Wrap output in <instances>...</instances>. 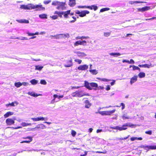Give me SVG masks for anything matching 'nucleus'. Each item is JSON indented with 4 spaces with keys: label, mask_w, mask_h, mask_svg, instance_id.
Here are the masks:
<instances>
[{
    "label": "nucleus",
    "mask_w": 156,
    "mask_h": 156,
    "mask_svg": "<svg viewBox=\"0 0 156 156\" xmlns=\"http://www.w3.org/2000/svg\"><path fill=\"white\" fill-rule=\"evenodd\" d=\"M132 67H133V70H137V69L138 68V67L134 65H133Z\"/></svg>",
    "instance_id": "54"
},
{
    "label": "nucleus",
    "mask_w": 156,
    "mask_h": 156,
    "mask_svg": "<svg viewBox=\"0 0 156 156\" xmlns=\"http://www.w3.org/2000/svg\"><path fill=\"white\" fill-rule=\"evenodd\" d=\"M106 11H107V8H102L100 10V11L102 12Z\"/></svg>",
    "instance_id": "52"
},
{
    "label": "nucleus",
    "mask_w": 156,
    "mask_h": 156,
    "mask_svg": "<svg viewBox=\"0 0 156 156\" xmlns=\"http://www.w3.org/2000/svg\"><path fill=\"white\" fill-rule=\"evenodd\" d=\"M35 67L36 70L39 71L41 70L43 68V66H39L38 65L36 66Z\"/></svg>",
    "instance_id": "30"
},
{
    "label": "nucleus",
    "mask_w": 156,
    "mask_h": 156,
    "mask_svg": "<svg viewBox=\"0 0 156 156\" xmlns=\"http://www.w3.org/2000/svg\"><path fill=\"white\" fill-rule=\"evenodd\" d=\"M121 105L122 106V109H124L125 107V104L123 103H121Z\"/></svg>",
    "instance_id": "56"
},
{
    "label": "nucleus",
    "mask_w": 156,
    "mask_h": 156,
    "mask_svg": "<svg viewBox=\"0 0 156 156\" xmlns=\"http://www.w3.org/2000/svg\"><path fill=\"white\" fill-rule=\"evenodd\" d=\"M142 138L141 137H131L130 139V140L132 141H134L136 140H142Z\"/></svg>",
    "instance_id": "23"
},
{
    "label": "nucleus",
    "mask_w": 156,
    "mask_h": 156,
    "mask_svg": "<svg viewBox=\"0 0 156 156\" xmlns=\"http://www.w3.org/2000/svg\"><path fill=\"white\" fill-rule=\"evenodd\" d=\"M145 133L147 134H148L149 135H151L152 134V132L151 130H149L147 131H146L145 132Z\"/></svg>",
    "instance_id": "49"
},
{
    "label": "nucleus",
    "mask_w": 156,
    "mask_h": 156,
    "mask_svg": "<svg viewBox=\"0 0 156 156\" xmlns=\"http://www.w3.org/2000/svg\"><path fill=\"white\" fill-rule=\"evenodd\" d=\"M85 105V108H89L91 106V104L90 103L88 100H86L84 102Z\"/></svg>",
    "instance_id": "11"
},
{
    "label": "nucleus",
    "mask_w": 156,
    "mask_h": 156,
    "mask_svg": "<svg viewBox=\"0 0 156 156\" xmlns=\"http://www.w3.org/2000/svg\"><path fill=\"white\" fill-rule=\"evenodd\" d=\"M28 94L30 95L31 96H33L34 97H36L37 96V95H36L35 93L32 92H29L28 93Z\"/></svg>",
    "instance_id": "29"
},
{
    "label": "nucleus",
    "mask_w": 156,
    "mask_h": 156,
    "mask_svg": "<svg viewBox=\"0 0 156 156\" xmlns=\"http://www.w3.org/2000/svg\"><path fill=\"white\" fill-rule=\"evenodd\" d=\"M30 138L31 140H24V141H22L21 142V143H29L32 140V137H30Z\"/></svg>",
    "instance_id": "42"
},
{
    "label": "nucleus",
    "mask_w": 156,
    "mask_h": 156,
    "mask_svg": "<svg viewBox=\"0 0 156 156\" xmlns=\"http://www.w3.org/2000/svg\"><path fill=\"white\" fill-rule=\"evenodd\" d=\"M70 2L69 5L70 6H72L75 4V0H69Z\"/></svg>",
    "instance_id": "36"
},
{
    "label": "nucleus",
    "mask_w": 156,
    "mask_h": 156,
    "mask_svg": "<svg viewBox=\"0 0 156 156\" xmlns=\"http://www.w3.org/2000/svg\"><path fill=\"white\" fill-rule=\"evenodd\" d=\"M138 76L140 78H142L145 77V74L143 72H141L139 73Z\"/></svg>",
    "instance_id": "24"
},
{
    "label": "nucleus",
    "mask_w": 156,
    "mask_h": 156,
    "mask_svg": "<svg viewBox=\"0 0 156 156\" xmlns=\"http://www.w3.org/2000/svg\"><path fill=\"white\" fill-rule=\"evenodd\" d=\"M137 77L136 76H134L131 79L130 81V83L131 84H132L134 82L137 80Z\"/></svg>",
    "instance_id": "19"
},
{
    "label": "nucleus",
    "mask_w": 156,
    "mask_h": 156,
    "mask_svg": "<svg viewBox=\"0 0 156 156\" xmlns=\"http://www.w3.org/2000/svg\"><path fill=\"white\" fill-rule=\"evenodd\" d=\"M107 112L106 111H102L101 112V113L103 115H107Z\"/></svg>",
    "instance_id": "57"
},
{
    "label": "nucleus",
    "mask_w": 156,
    "mask_h": 156,
    "mask_svg": "<svg viewBox=\"0 0 156 156\" xmlns=\"http://www.w3.org/2000/svg\"><path fill=\"white\" fill-rule=\"evenodd\" d=\"M115 111V109H113L112 110L108 111V115H110L114 113Z\"/></svg>",
    "instance_id": "39"
},
{
    "label": "nucleus",
    "mask_w": 156,
    "mask_h": 156,
    "mask_svg": "<svg viewBox=\"0 0 156 156\" xmlns=\"http://www.w3.org/2000/svg\"><path fill=\"white\" fill-rule=\"evenodd\" d=\"M75 12L76 14H79V15H80L81 13V12L78 10H76Z\"/></svg>",
    "instance_id": "59"
},
{
    "label": "nucleus",
    "mask_w": 156,
    "mask_h": 156,
    "mask_svg": "<svg viewBox=\"0 0 156 156\" xmlns=\"http://www.w3.org/2000/svg\"><path fill=\"white\" fill-rule=\"evenodd\" d=\"M150 7L149 6H145L141 8L138 9V11L140 12H143L144 11L149 10Z\"/></svg>",
    "instance_id": "9"
},
{
    "label": "nucleus",
    "mask_w": 156,
    "mask_h": 156,
    "mask_svg": "<svg viewBox=\"0 0 156 156\" xmlns=\"http://www.w3.org/2000/svg\"><path fill=\"white\" fill-rule=\"evenodd\" d=\"M86 43L87 42L85 41H76L74 45L75 46H77L79 45H83L85 46L86 45Z\"/></svg>",
    "instance_id": "5"
},
{
    "label": "nucleus",
    "mask_w": 156,
    "mask_h": 156,
    "mask_svg": "<svg viewBox=\"0 0 156 156\" xmlns=\"http://www.w3.org/2000/svg\"><path fill=\"white\" fill-rule=\"evenodd\" d=\"M89 71L93 75H96L98 73L97 70L96 69H90Z\"/></svg>",
    "instance_id": "25"
},
{
    "label": "nucleus",
    "mask_w": 156,
    "mask_h": 156,
    "mask_svg": "<svg viewBox=\"0 0 156 156\" xmlns=\"http://www.w3.org/2000/svg\"><path fill=\"white\" fill-rule=\"evenodd\" d=\"M58 3H59V1H53L52 3V5H58Z\"/></svg>",
    "instance_id": "46"
},
{
    "label": "nucleus",
    "mask_w": 156,
    "mask_h": 156,
    "mask_svg": "<svg viewBox=\"0 0 156 156\" xmlns=\"http://www.w3.org/2000/svg\"><path fill=\"white\" fill-rule=\"evenodd\" d=\"M90 12L87 10H84L82 11L81 12V13L79 16L80 17H83L85 16L86 14H88Z\"/></svg>",
    "instance_id": "10"
},
{
    "label": "nucleus",
    "mask_w": 156,
    "mask_h": 156,
    "mask_svg": "<svg viewBox=\"0 0 156 156\" xmlns=\"http://www.w3.org/2000/svg\"><path fill=\"white\" fill-rule=\"evenodd\" d=\"M51 2V0L45 1L44 2V3L45 5H47Z\"/></svg>",
    "instance_id": "53"
},
{
    "label": "nucleus",
    "mask_w": 156,
    "mask_h": 156,
    "mask_svg": "<svg viewBox=\"0 0 156 156\" xmlns=\"http://www.w3.org/2000/svg\"><path fill=\"white\" fill-rule=\"evenodd\" d=\"M20 8L30 10L36 9V11L44 10L45 8L42 6L41 5H34L30 3L25 5H21Z\"/></svg>",
    "instance_id": "1"
},
{
    "label": "nucleus",
    "mask_w": 156,
    "mask_h": 156,
    "mask_svg": "<svg viewBox=\"0 0 156 156\" xmlns=\"http://www.w3.org/2000/svg\"><path fill=\"white\" fill-rule=\"evenodd\" d=\"M122 62L123 63L126 62H127V63H129V61L127 60L126 59H124L122 60Z\"/></svg>",
    "instance_id": "63"
},
{
    "label": "nucleus",
    "mask_w": 156,
    "mask_h": 156,
    "mask_svg": "<svg viewBox=\"0 0 156 156\" xmlns=\"http://www.w3.org/2000/svg\"><path fill=\"white\" fill-rule=\"evenodd\" d=\"M156 19V17H153L151 18H150V19H146V20H153V19Z\"/></svg>",
    "instance_id": "62"
},
{
    "label": "nucleus",
    "mask_w": 156,
    "mask_h": 156,
    "mask_svg": "<svg viewBox=\"0 0 156 156\" xmlns=\"http://www.w3.org/2000/svg\"><path fill=\"white\" fill-rule=\"evenodd\" d=\"M58 16L57 15H53L51 17V18L53 20H55L58 18Z\"/></svg>",
    "instance_id": "50"
},
{
    "label": "nucleus",
    "mask_w": 156,
    "mask_h": 156,
    "mask_svg": "<svg viewBox=\"0 0 156 156\" xmlns=\"http://www.w3.org/2000/svg\"><path fill=\"white\" fill-rule=\"evenodd\" d=\"M55 98H54L53 99L51 102V104H53L55 102Z\"/></svg>",
    "instance_id": "64"
},
{
    "label": "nucleus",
    "mask_w": 156,
    "mask_h": 156,
    "mask_svg": "<svg viewBox=\"0 0 156 156\" xmlns=\"http://www.w3.org/2000/svg\"><path fill=\"white\" fill-rule=\"evenodd\" d=\"M40 83L41 84L45 85L47 83L44 80H41L40 81Z\"/></svg>",
    "instance_id": "48"
},
{
    "label": "nucleus",
    "mask_w": 156,
    "mask_h": 156,
    "mask_svg": "<svg viewBox=\"0 0 156 156\" xmlns=\"http://www.w3.org/2000/svg\"><path fill=\"white\" fill-rule=\"evenodd\" d=\"M54 14H57L58 15V16L60 18L62 17V15L64 14V12H58L57 11H55V12Z\"/></svg>",
    "instance_id": "20"
},
{
    "label": "nucleus",
    "mask_w": 156,
    "mask_h": 156,
    "mask_svg": "<svg viewBox=\"0 0 156 156\" xmlns=\"http://www.w3.org/2000/svg\"><path fill=\"white\" fill-rule=\"evenodd\" d=\"M126 126L133 128L136 126V125L130 123H126L123 124L122 127H119L117 126L115 127H112V128L113 129H116L119 131H122L126 129H127V127H126Z\"/></svg>",
    "instance_id": "3"
},
{
    "label": "nucleus",
    "mask_w": 156,
    "mask_h": 156,
    "mask_svg": "<svg viewBox=\"0 0 156 156\" xmlns=\"http://www.w3.org/2000/svg\"><path fill=\"white\" fill-rule=\"evenodd\" d=\"M115 82V80H113L112 82H110V83L111 84V86H112L114 85Z\"/></svg>",
    "instance_id": "58"
},
{
    "label": "nucleus",
    "mask_w": 156,
    "mask_h": 156,
    "mask_svg": "<svg viewBox=\"0 0 156 156\" xmlns=\"http://www.w3.org/2000/svg\"><path fill=\"white\" fill-rule=\"evenodd\" d=\"M76 132L75 130H72L71 131V134L73 136H75L76 134Z\"/></svg>",
    "instance_id": "43"
},
{
    "label": "nucleus",
    "mask_w": 156,
    "mask_h": 156,
    "mask_svg": "<svg viewBox=\"0 0 156 156\" xmlns=\"http://www.w3.org/2000/svg\"><path fill=\"white\" fill-rule=\"evenodd\" d=\"M82 91H76L73 93L72 95L73 97H81L84 96H89L88 93H82Z\"/></svg>",
    "instance_id": "4"
},
{
    "label": "nucleus",
    "mask_w": 156,
    "mask_h": 156,
    "mask_svg": "<svg viewBox=\"0 0 156 156\" xmlns=\"http://www.w3.org/2000/svg\"><path fill=\"white\" fill-rule=\"evenodd\" d=\"M134 61L132 59H130V61H129V64H134Z\"/></svg>",
    "instance_id": "55"
},
{
    "label": "nucleus",
    "mask_w": 156,
    "mask_h": 156,
    "mask_svg": "<svg viewBox=\"0 0 156 156\" xmlns=\"http://www.w3.org/2000/svg\"><path fill=\"white\" fill-rule=\"evenodd\" d=\"M88 67V66L86 65H80L78 67V69L79 70H83L87 69Z\"/></svg>",
    "instance_id": "8"
},
{
    "label": "nucleus",
    "mask_w": 156,
    "mask_h": 156,
    "mask_svg": "<svg viewBox=\"0 0 156 156\" xmlns=\"http://www.w3.org/2000/svg\"><path fill=\"white\" fill-rule=\"evenodd\" d=\"M84 82V86L89 90H92L93 89L96 90L98 87V84L96 83H89L86 81H85Z\"/></svg>",
    "instance_id": "2"
},
{
    "label": "nucleus",
    "mask_w": 156,
    "mask_h": 156,
    "mask_svg": "<svg viewBox=\"0 0 156 156\" xmlns=\"http://www.w3.org/2000/svg\"><path fill=\"white\" fill-rule=\"evenodd\" d=\"M22 85V84L20 82H16L15 83V85L17 87H20Z\"/></svg>",
    "instance_id": "31"
},
{
    "label": "nucleus",
    "mask_w": 156,
    "mask_h": 156,
    "mask_svg": "<svg viewBox=\"0 0 156 156\" xmlns=\"http://www.w3.org/2000/svg\"><path fill=\"white\" fill-rule=\"evenodd\" d=\"M27 34H28L29 36H33L34 35H38L39 34L38 32H36L35 33H30V32H27Z\"/></svg>",
    "instance_id": "28"
},
{
    "label": "nucleus",
    "mask_w": 156,
    "mask_h": 156,
    "mask_svg": "<svg viewBox=\"0 0 156 156\" xmlns=\"http://www.w3.org/2000/svg\"><path fill=\"white\" fill-rule=\"evenodd\" d=\"M61 35H62V34H57L56 35H55L53 36L54 37L55 39H59L62 38Z\"/></svg>",
    "instance_id": "32"
},
{
    "label": "nucleus",
    "mask_w": 156,
    "mask_h": 156,
    "mask_svg": "<svg viewBox=\"0 0 156 156\" xmlns=\"http://www.w3.org/2000/svg\"><path fill=\"white\" fill-rule=\"evenodd\" d=\"M96 79L101 81L106 82L107 81V79L105 78H101L99 77H97Z\"/></svg>",
    "instance_id": "40"
},
{
    "label": "nucleus",
    "mask_w": 156,
    "mask_h": 156,
    "mask_svg": "<svg viewBox=\"0 0 156 156\" xmlns=\"http://www.w3.org/2000/svg\"><path fill=\"white\" fill-rule=\"evenodd\" d=\"M46 128V126L44 124H40L37 125L35 127V129H44Z\"/></svg>",
    "instance_id": "16"
},
{
    "label": "nucleus",
    "mask_w": 156,
    "mask_h": 156,
    "mask_svg": "<svg viewBox=\"0 0 156 156\" xmlns=\"http://www.w3.org/2000/svg\"><path fill=\"white\" fill-rule=\"evenodd\" d=\"M109 54L111 55H113V56H119L122 54H120L119 53H111Z\"/></svg>",
    "instance_id": "33"
},
{
    "label": "nucleus",
    "mask_w": 156,
    "mask_h": 156,
    "mask_svg": "<svg viewBox=\"0 0 156 156\" xmlns=\"http://www.w3.org/2000/svg\"><path fill=\"white\" fill-rule=\"evenodd\" d=\"M44 118L43 117H40L38 118H31V119L34 121H37L40 120H44Z\"/></svg>",
    "instance_id": "15"
},
{
    "label": "nucleus",
    "mask_w": 156,
    "mask_h": 156,
    "mask_svg": "<svg viewBox=\"0 0 156 156\" xmlns=\"http://www.w3.org/2000/svg\"><path fill=\"white\" fill-rule=\"evenodd\" d=\"M87 8L90 10L94 9L96 11L98 9V7L97 6L93 5L91 6H87Z\"/></svg>",
    "instance_id": "14"
},
{
    "label": "nucleus",
    "mask_w": 156,
    "mask_h": 156,
    "mask_svg": "<svg viewBox=\"0 0 156 156\" xmlns=\"http://www.w3.org/2000/svg\"><path fill=\"white\" fill-rule=\"evenodd\" d=\"M5 122L7 125L11 126L14 123L15 121L11 118H8L6 120Z\"/></svg>",
    "instance_id": "7"
},
{
    "label": "nucleus",
    "mask_w": 156,
    "mask_h": 156,
    "mask_svg": "<svg viewBox=\"0 0 156 156\" xmlns=\"http://www.w3.org/2000/svg\"><path fill=\"white\" fill-rule=\"evenodd\" d=\"M150 147H148V148H146L145 150H147V151H148L149 150H155L156 149V146H149Z\"/></svg>",
    "instance_id": "22"
},
{
    "label": "nucleus",
    "mask_w": 156,
    "mask_h": 156,
    "mask_svg": "<svg viewBox=\"0 0 156 156\" xmlns=\"http://www.w3.org/2000/svg\"><path fill=\"white\" fill-rule=\"evenodd\" d=\"M148 147H150L149 146H148V145L144 146V145H142L140 146V147L141 148H144V149H146V148H148Z\"/></svg>",
    "instance_id": "51"
},
{
    "label": "nucleus",
    "mask_w": 156,
    "mask_h": 156,
    "mask_svg": "<svg viewBox=\"0 0 156 156\" xmlns=\"http://www.w3.org/2000/svg\"><path fill=\"white\" fill-rule=\"evenodd\" d=\"M31 83L33 85H35L37 83V81L35 79H32L30 81Z\"/></svg>",
    "instance_id": "34"
},
{
    "label": "nucleus",
    "mask_w": 156,
    "mask_h": 156,
    "mask_svg": "<svg viewBox=\"0 0 156 156\" xmlns=\"http://www.w3.org/2000/svg\"><path fill=\"white\" fill-rule=\"evenodd\" d=\"M16 21L21 23H29V21L28 20H16Z\"/></svg>",
    "instance_id": "17"
},
{
    "label": "nucleus",
    "mask_w": 156,
    "mask_h": 156,
    "mask_svg": "<svg viewBox=\"0 0 156 156\" xmlns=\"http://www.w3.org/2000/svg\"><path fill=\"white\" fill-rule=\"evenodd\" d=\"M74 61L76 62H78V63L80 64L81 63L82 61V60H80V59H76L74 60Z\"/></svg>",
    "instance_id": "45"
},
{
    "label": "nucleus",
    "mask_w": 156,
    "mask_h": 156,
    "mask_svg": "<svg viewBox=\"0 0 156 156\" xmlns=\"http://www.w3.org/2000/svg\"><path fill=\"white\" fill-rule=\"evenodd\" d=\"M89 38V37L88 36L85 37V36H82V37L78 36L76 37V39H81V40H82L84 39H86Z\"/></svg>",
    "instance_id": "27"
},
{
    "label": "nucleus",
    "mask_w": 156,
    "mask_h": 156,
    "mask_svg": "<svg viewBox=\"0 0 156 156\" xmlns=\"http://www.w3.org/2000/svg\"><path fill=\"white\" fill-rule=\"evenodd\" d=\"M22 128V127L20 126H18V127H12V128L13 129H17L20 128Z\"/></svg>",
    "instance_id": "60"
},
{
    "label": "nucleus",
    "mask_w": 156,
    "mask_h": 156,
    "mask_svg": "<svg viewBox=\"0 0 156 156\" xmlns=\"http://www.w3.org/2000/svg\"><path fill=\"white\" fill-rule=\"evenodd\" d=\"M39 17L41 19H45L47 18V15L45 14L39 15Z\"/></svg>",
    "instance_id": "35"
},
{
    "label": "nucleus",
    "mask_w": 156,
    "mask_h": 156,
    "mask_svg": "<svg viewBox=\"0 0 156 156\" xmlns=\"http://www.w3.org/2000/svg\"><path fill=\"white\" fill-rule=\"evenodd\" d=\"M122 118L123 119H129V117L126 114H124L122 116Z\"/></svg>",
    "instance_id": "41"
},
{
    "label": "nucleus",
    "mask_w": 156,
    "mask_h": 156,
    "mask_svg": "<svg viewBox=\"0 0 156 156\" xmlns=\"http://www.w3.org/2000/svg\"><path fill=\"white\" fill-rule=\"evenodd\" d=\"M154 66L152 65V64L150 63V64H144V68H149L151 67H153Z\"/></svg>",
    "instance_id": "38"
},
{
    "label": "nucleus",
    "mask_w": 156,
    "mask_h": 156,
    "mask_svg": "<svg viewBox=\"0 0 156 156\" xmlns=\"http://www.w3.org/2000/svg\"><path fill=\"white\" fill-rule=\"evenodd\" d=\"M70 10H68L67 11L64 12L63 16L65 18H69V15L70 14Z\"/></svg>",
    "instance_id": "13"
},
{
    "label": "nucleus",
    "mask_w": 156,
    "mask_h": 156,
    "mask_svg": "<svg viewBox=\"0 0 156 156\" xmlns=\"http://www.w3.org/2000/svg\"><path fill=\"white\" fill-rule=\"evenodd\" d=\"M67 64L64 65V66L66 67H69L73 66L72 60H69L67 62Z\"/></svg>",
    "instance_id": "12"
},
{
    "label": "nucleus",
    "mask_w": 156,
    "mask_h": 156,
    "mask_svg": "<svg viewBox=\"0 0 156 156\" xmlns=\"http://www.w3.org/2000/svg\"><path fill=\"white\" fill-rule=\"evenodd\" d=\"M21 125L23 126H30L31 125V123H27L25 122H23L21 123Z\"/></svg>",
    "instance_id": "37"
},
{
    "label": "nucleus",
    "mask_w": 156,
    "mask_h": 156,
    "mask_svg": "<svg viewBox=\"0 0 156 156\" xmlns=\"http://www.w3.org/2000/svg\"><path fill=\"white\" fill-rule=\"evenodd\" d=\"M62 34V35H61L62 38L64 37H69V34Z\"/></svg>",
    "instance_id": "44"
},
{
    "label": "nucleus",
    "mask_w": 156,
    "mask_h": 156,
    "mask_svg": "<svg viewBox=\"0 0 156 156\" xmlns=\"http://www.w3.org/2000/svg\"><path fill=\"white\" fill-rule=\"evenodd\" d=\"M15 103L16 104V105H17L18 104V103L16 102H12L11 103H8L6 104L5 105L7 107H8L9 106L11 107L15 106Z\"/></svg>",
    "instance_id": "21"
},
{
    "label": "nucleus",
    "mask_w": 156,
    "mask_h": 156,
    "mask_svg": "<svg viewBox=\"0 0 156 156\" xmlns=\"http://www.w3.org/2000/svg\"><path fill=\"white\" fill-rule=\"evenodd\" d=\"M146 3V2L143 1H131L129 3L131 4H133L134 3Z\"/></svg>",
    "instance_id": "26"
},
{
    "label": "nucleus",
    "mask_w": 156,
    "mask_h": 156,
    "mask_svg": "<svg viewBox=\"0 0 156 156\" xmlns=\"http://www.w3.org/2000/svg\"><path fill=\"white\" fill-rule=\"evenodd\" d=\"M13 114V113L11 112H8L4 115L5 118H7L9 116L12 115Z\"/></svg>",
    "instance_id": "18"
},
{
    "label": "nucleus",
    "mask_w": 156,
    "mask_h": 156,
    "mask_svg": "<svg viewBox=\"0 0 156 156\" xmlns=\"http://www.w3.org/2000/svg\"><path fill=\"white\" fill-rule=\"evenodd\" d=\"M66 5L65 2H59L58 3V6L57 7V9H62L63 10L65 9V5Z\"/></svg>",
    "instance_id": "6"
},
{
    "label": "nucleus",
    "mask_w": 156,
    "mask_h": 156,
    "mask_svg": "<svg viewBox=\"0 0 156 156\" xmlns=\"http://www.w3.org/2000/svg\"><path fill=\"white\" fill-rule=\"evenodd\" d=\"M30 137H32L31 136H27L26 137H23V138L24 139H28L29 140H31V139H30Z\"/></svg>",
    "instance_id": "61"
},
{
    "label": "nucleus",
    "mask_w": 156,
    "mask_h": 156,
    "mask_svg": "<svg viewBox=\"0 0 156 156\" xmlns=\"http://www.w3.org/2000/svg\"><path fill=\"white\" fill-rule=\"evenodd\" d=\"M72 18L73 19V20H70V22L73 23L76 21V19L75 17L73 16L72 17Z\"/></svg>",
    "instance_id": "47"
}]
</instances>
